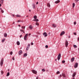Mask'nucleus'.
<instances>
[{
  "instance_id": "nucleus-60",
  "label": "nucleus",
  "mask_w": 79,
  "mask_h": 79,
  "mask_svg": "<svg viewBox=\"0 0 79 79\" xmlns=\"http://www.w3.org/2000/svg\"><path fill=\"white\" fill-rule=\"evenodd\" d=\"M12 16L14 17V16H15V15H12Z\"/></svg>"
},
{
  "instance_id": "nucleus-38",
  "label": "nucleus",
  "mask_w": 79,
  "mask_h": 79,
  "mask_svg": "<svg viewBox=\"0 0 79 79\" xmlns=\"http://www.w3.org/2000/svg\"><path fill=\"white\" fill-rule=\"evenodd\" d=\"M10 55H12V54H13V52H11L10 53Z\"/></svg>"
},
{
  "instance_id": "nucleus-17",
  "label": "nucleus",
  "mask_w": 79,
  "mask_h": 79,
  "mask_svg": "<svg viewBox=\"0 0 79 79\" xmlns=\"http://www.w3.org/2000/svg\"><path fill=\"white\" fill-rule=\"evenodd\" d=\"M47 5V6H48V7H49V8H50V3H48Z\"/></svg>"
},
{
  "instance_id": "nucleus-20",
  "label": "nucleus",
  "mask_w": 79,
  "mask_h": 79,
  "mask_svg": "<svg viewBox=\"0 0 79 79\" xmlns=\"http://www.w3.org/2000/svg\"><path fill=\"white\" fill-rule=\"evenodd\" d=\"M73 8H74V6H75V3H73Z\"/></svg>"
},
{
  "instance_id": "nucleus-37",
  "label": "nucleus",
  "mask_w": 79,
  "mask_h": 79,
  "mask_svg": "<svg viewBox=\"0 0 79 79\" xmlns=\"http://www.w3.org/2000/svg\"><path fill=\"white\" fill-rule=\"evenodd\" d=\"M74 24L75 25H76V22H74Z\"/></svg>"
},
{
  "instance_id": "nucleus-61",
  "label": "nucleus",
  "mask_w": 79,
  "mask_h": 79,
  "mask_svg": "<svg viewBox=\"0 0 79 79\" xmlns=\"http://www.w3.org/2000/svg\"><path fill=\"white\" fill-rule=\"evenodd\" d=\"M50 32L49 33H48V35H50Z\"/></svg>"
},
{
  "instance_id": "nucleus-11",
  "label": "nucleus",
  "mask_w": 79,
  "mask_h": 79,
  "mask_svg": "<svg viewBox=\"0 0 79 79\" xmlns=\"http://www.w3.org/2000/svg\"><path fill=\"white\" fill-rule=\"evenodd\" d=\"M76 72H74L73 73V77H74V76H76Z\"/></svg>"
},
{
  "instance_id": "nucleus-9",
  "label": "nucleus",
  "mask_w": 79,
  "mask_h": 79,
  "mask_svg": "<svg viewBox=\"0 0 79 79\" xmlns=\"http://www.w3.org/2000/svg\"><path fill=\"white\" fill-rule=\"evenodd\" d=\"M65 33L64 31H62L60 33V35H63Z\"/></svg>"
},
{
  "instance_id": "nucleus-5",
  "label": "nucleus",
  "mask_w": 79,
  "mask_h": 79,
  "mask_svg": "<svg viewBox=\"0 0 79 79\" xmlns=\"http://www.w3.org/2000/svg\"><path fill=\"white\" fill-rule=\"evenodd\" d=\"M32 71L33 73H34V74H36L37 73V71H36L34 70H32Z\"/></svg>"
},
{
  "instance_id": "nucleus-52",
  "label": "nucleus",
  "mask_w": 79,
  "mask_h": 79,
  "mask_svg": "<svg viewBox=\"0 0 79 79\" xmlns=\"http://www.w3.org/2000/svg\"><path fill=\"white\" fill-rule=\"evenodd\" d=\"M25 26L23 27V29H25Z\"/></svg>"
},
{
  "instance_id": "nucleus-43",
  "label": "nucleus",
  "mask_w": 79,
  "mask_h": 79,
  "mask_svg": "<svg viewBox=\"0 0 79 79\" xmlns=\"http://www.w3.org/2000/svg\"><path fill=\"white\" fill-rule=\"evenodd\" d=\"M29 50V48H27L26 50H27H27Z\"/></svg>"
},
{
  "instance_id": "nucleus-39",
  "label": "nucleus",
  "mask_w": 79,
  "mask_h": 79,
  "mask_svg": "<svg viewBox=\"0 0 79 79\" xmlns=\"http://www.w3.org/2000/svg\"><path fill=\"white\" fill-rule=\"evenodd\" d=\"M73 34H74V35H77L76 33H73Z\"/></svg>"
},
{
  "instance_id": "nucleus-56",
  "label": "nucleus",
  "mask_w": 79,
  "mask_h": 79,
  "mask_svg": "<svg viewBox=\"0 0 79 79\" xmlns=\"http://www.w3.org/2000/svg\"><path fill=\"white\" fill-rule=\"evenodd\" d=\"M15 22H14L13 24H15Z\"/></svg>"
},
{
  "instance_id": "nucleus-50",
  "label": "nucleus",
  "mask_w": 79,
  "mask_h": 79,
  "mask_svg": "<svg viewBox=\"0 0 79 79\" xmlns=\"http://www.w3.org/2000/svg\"><path fill=\"white\" fill-rule=\"evenodd\" d=\"M33 21H35V19L33 20Z\"/></svg>"
},
{
  "instance_id": "nucleus-26",
  "label": "nucleus",
  "mask_w": 79,
  "mask_h": 79,
  "mask_svg": "<svg viewBox=\"0 0 79 79\" xmlns=\"http://www.w3.org/2000/svg\"><path fill=\"white\" fill-rule=\"evenodd\" d=\"M42 71H43V72H45V69H42Z\"/></svg>"
},
{
  "instance_id": "nucleus-1",
  "label": "nucleus",
  "mask_w": 79,
  "mask_h": 79,
  "mask_svg": "<svg viewBox=\"0 0 79 79\" xmlns=\"http://www.w3.org/2000/svg\"><path fill=\"white\" fill-rule=\"evenodd\" d=\"M61 58V54L60 53L59 54L58 56L57 57V60L59 61L60 58Z\"/></svg>"
},
{
  "instance_id": "nucleus-6",
  "label": "nucleus",
  "mask_w": 79,
  "mask_h": 79,
  "mask_svg": "<svg viewBox=\"0 0 79 79\" xmlns=\"http://www.w3.org/2000/svg\"><path fill=\"white\" fill-rule=\"evenodd\" d=\"M32 71L33 73H34V74H36L37 73V71H36L34 70H32Z\"/></svg>"
},
{
  "instance_id": "nucleus-53",
  "label": "nucleus",
  "mask_w": 79,
  "mask_h": 79,
  "mask_svg": "<svg viewBox=\"0 0 79 79\" xmlns=\"http://www.w3.org/2000/svg\"><path fill=\"white\" fill-rule=\"evenodd\" d=\"M78 41H79V37L78 38Z\"/></svg>"
},
{
  "instance_id": "nucleus-40",
  "label": "nucleus",
  "mask_w": 79,
  "mask_h": 79,
  "mask_svg": "<svg viewBox=\"0 0 79 79\" xmlns=\"http://www.w3.org/2000/svg\"><path fill=\"white\" fill-rule=\"evenodd\" d=\"M1 74H3V71H1Z\"/></svg>"
},
{
  "instance_id": "nucleus-24",
  "label": "nucleus",
  "mask_w": 79,
  "mask_h": 79,
  "mask_svg": "<svg viewBox=\"0 0 79 79\" xmlns=\"http://www.w3.org/2000/svg\"><path fill=\"white\" fill-rule=\"evenodd\" d=\"M30 47V44H29L28 45V46H27V48H29Z\"/></svg>"
},
{
  "instance_id": "nucleus-23",
  "label": "nucleus",
  "mask_w": 79,
  "mask_h": 79,
  "mask_svg": "<svg viewBox=\"0 0 79 79\" xmlns=\"http://www.w3.org/2000/svg\"><path fill=\"white\" fill-rule=\"evenodd\" d=\"M21 32H23V33H24V30H23L22 29L20 30Z\"/></svg>"
},
{
  "instance_id": "nucleus-64",
  "label": "nucleus",
  "mask_w": 79,
  "mask_h": 79,
  "mask_svg": "<svg viewBox=\"0 0 79 79\" xmlns=\"http://www.w3.org/2000/svg\"><path fill=\"white\" fill-rule=\"evenodd\" d=\"M75 79V78H74V77H73V79Z\"/></svg>"
},
{
  "instance_id": "nucleus-35",
  "label": "nucleus",
  "mask_w": 79,
  "mask_h": 79,
  "mask_svg": "<svg viewBox=\"0 0 79 79\" xmlns=\"http://www.w3.org/2000/svg\"><path fill=\"white\" fill-rule=\"evenodd\" d=\"M16 17H20V15H16Z\"/></svg>"
},
{
  "instance_id": "nucleus-19",
  "label": "nucleus",
  "mask_w": 79,
  "mask_h": 79,
  "mask_svg": "<svg viewBox=\"0 0 79 79\" xmlns=\"http://www.w3.org/2000/svg\"><path fill=\"white\" fill-rule=\"evenodd\" d=\"M17 44L18 45H19L20 44V43H19V41H17Z\"/></svg>"
},
{
  "instance_id": "nucleus-57",
  "label": "nucleus",
  "mask_w": 79,
  "mask_h": 79,
  "mask_svg": "<svg viewBox=\"0 0 79 79\" xmlns=\"http://www.w3.org/2000/svg\"><path fill=\"white\" fill-rule=\"evenodd\" d=\"M18 26H19V27H20L21 26V25H19Z\"/></svg>"
},
{
  "instance_id": "nucleus-46",
  "label": "nucleus",
  "mask_w": 79,
  "mask_h": 79,
  "mask_svg": "<svg viewBox=\"0 0 79 79\" xmlns=\"http://www.w3.org/2000/svg\"><path fill=\"white\" fill-rule=\"evenodd\" d=\"M3 1H4V0H1V2H3Z\"/></svg>"
},
{
  "instance_id": "nucleus-42",
  "label": "nucleus",
  "mask_w": 79,
  "mask_h": 79,
  "mask_svg": "<svg viewBox=\"0 0 79 79\" xmlns=\"http://www.w3.org/2000/svg\"><path fill=\"white\" fill-rule=\"evenodd\" d=\"M13 60H15V57H13L12 58Z\"/></svg>"
},
{
  "instance_id": "nucleus-18",
  "label": "nucleus",
  "mask_w": 79,
  "mask_h": 79,
  "mask_svg": "<svg viewBox=\"0 0 79 79\" xmlns=\"http://www.w3.org/2000/svg\"><path fill=\"white\" fill-rule=\"evenodd\" d=\"M29 27L30 29H32L33 27H32V25H30L29 26Z\"/></svg>"
},
{
  "instance_id": "nucleus-2",
  "label": "nucleus",
  "mask_w": 79,
  "mask_h": 79,
  "mask_svg": "<svg viewBox=\"0 0 79 79\" xmlns=\"http://www.w3.org/2000/svg\"><path fill=\"white\" fill-rule=\"evenodd\" d=\"M3 59L2 58L1 60L0 63V65L1 66L3 65Z\"/></svg>"
},
{
  "instance_id": "nucleus-36",
  "label": "nucleus",
  "mask_w": 79,
  "mask_h": 79,
  "mask_svg": "<svg viewBox=\"0 0 79 79\" xmlns=\"http://www.w3.org/2000/svg\"><path fill=\"white\" fill-rule=\"evenodd\" d=\"M46 48H48V45H46L45 46Z\"/></svg>"
},
{
  "instance_id": "nucleus-3",
  "label": "nucleus",
  "mask_w": 79,
  "mask_h": 79,
  "mask_svg": "<svg viewBox=\"0 0 79 79\" xmlns=\"http://www.w3.org/2000/svg\"><path fill=\"white\" fill-rule=\"evenodd\" d=\"M28 35V34H27L24 36V39L25 40H27V36Z\"/></svg>"
},
{
  "instance_id": "nucleus-30",
  "label": "nucleus",
  "mask_w": 79,
  "mask_h": 79,
  "mask_svg": "<svg viewBox=\"0 0 79 79\" xmlns=\"http://www.w3.org/2000/svg\"><path fill=\"white\" fill-rule=\"evenodd\" d=\"M35 5L33 4V8H35Z\"/></svg>"
},
{
  "instance_id": "nucleus-58",
  "label": "nucleus",
  "mask_w": 79,
  "mask_h": 79,
  "mask_svg": "<svg viewBox=\"0 0 79 79\" xmlns=\"http://www.w3.org/2000/svg\"><path fill=\"white\" fill-rule=\"evenodd\" d=\"M27 18H28V17H29V16H28V15H27Z\"/></svg>"
},
{
  "instance_id": "nucleus-12",
  "label": "nucleus",
  "mask_w": 79,
  "mask_h": 79,
  "mask_svg": "<svg viewBox=\"0 0 79 79\" xmlns=\"http://www.w3.org/2000/svg\"><path fill=\"white\" fill-rule=\"evenodd\" d=\"M74 60V57L72 58L71 59V62H73Z\"/></svg>"
},
{
  "instance_id": "nucleus-49",
  "label": "nucleus",
  "mask_w": 79,
  "mask_h": 79,
  "mask_svg": "<svg viewBox=\"0 0 79 79\" xmlns=\"http://www.w3.org/2000/svg\"><path fill=\"white\" fill-rule=\"evenodd\" d=\"M62 76V75H60V77H61Z\"/></svg>"
},
{
  "instance_id": "nucleus-29",
  "label": "nucleus",
  "mask_w": 79,
  "mask_h": 79,
  "mask_svg": "<svg viewBox=\"0 0 79 79\" xmlns=\"http://www.w3.org/2000/svg\"><path fill=\"white\" fill-rule=\"evenodd\" d=\"M35 24L37 26H39V24L38 23L36 22L35 23Z\"/></svg>"
},
{
  "instance_id": "nucleus-59",
  "label": "nucleus",
  "mask_w": 79,
  "mask_h": 79,
  "mask_svg": "<svg viewBox=\"0 0 79 79\" xmlns=\"http://www.w3.org/2000/svg\"><path fill=\"white\" fill-rule=\"evenodd\" d=\"M2 6V4H0V6Z\"/></svg>"
},
{
  "instance_id": "nucleus-45",
  "label": "nucleus",
  "mask_w": 79,
  "mask_h": 79,
  "mask_svg": "<svg viewBox=\"0 0 79 79\" xmlns=\"http://www.w3.org/2000/svg\"><path fill=\"white\" fill-rule=\"evenodd\" d=\"M75 1H76V2H77L78 1H79V0H75Z\"/></svg>"
},
{
  "instance_id": "nucleus-48",
  "label": "nucleus",
  "mask_w": 79,
  "mask_h": 79,
  "mask_svg": "<svg viewBox=\"0 0 79 79\" xmlns=\"http://www.w3.org/2000/svg\"><path fill=\"white\" fill-rule=\"evenodd\" d=\"M39 79V77H37L36 79Z\"/></svg>"
},
{
  "instance_id": "nucleus-41",
  "label": "nucleus",
  "mask_w": 79,
  "mask_h": 79,
  "mask_svg": "<svg viewBox=\"0 0 79 79\" xmlns=\"http://www.w3.org/2000/svg\"><path fill=\"white\" fill-rule=\"evenodd\" d=\"M31 45H34V44L33 43H31Z\"/></svg>"
},
{
  "instance_id": "nucleus-27",
  "label": "nucleus",
  "mask_w": 79,
  "mask_h": 79,
  "mask_svg": "<svg viewBox=\"0 0 79 79\" xmlns=\"http://www.w3.org/2000/svg\"><path fill=\"white\" fill-rule=\"evenodd\" d=\"M60 72L59 71H57L56 73L57 74H60Z\"/></svg>"
},
{
  "instance_id": "nucleus-16",
  "label": "nucleus",
  "mask_w": 79,
  "mask_h": 79,
  "mask_svg": "<svg viewBox=\"0 0 79 79\" xmlns=\"http://www.w3.org/2000/svg\"><path fill=\"white\" fill-rule=\"evenodd\" d=\"M52 26L53 27H56V25L55 24H53Z\"/></svg>"
},
{
  "instance_id": "nucleus-8",
  "label": "nucleus",
  "mask_w": 79,
  "mask_h": 79,
  "mask_svg": "<svg viewBox=\"0 0 79 79\" xmlns=\"http://www.w3.org/2000/svg\"><path fill=\"white\" fill-rule=\"evenodd\" d=\"M78 66V64L77 63H75V64L74 65V66L75 68H77Z\"/></svg>"
},
{
  "instance_id": "nucleus-47",
  "label": "nucleus",
  "mask_w": 79,
  "mask_h": 79,
  "mask_svg": "<svg viewBox=\"0 0 79 79\" xmlns=\"http://www.w3.org/2000/svg\"><path fill=\"white\" fill-rule=\"evenodd\" d=\"M39 4V2H37V3H36V5H37V4Z\"/></svg>"
},
{
  "instance_id": "nucleus-21",
  "label": "nucleus",
  "mask_w": 79,
  "mask_h": 79,
  "mask_svg": "<svg viewBox=\"0 0 79 79\" xmlns=\"http://www.w3.org/2000/svg\"><path fill=\"white\" fill-rule=\"evenodd\" d=\"M0 10H1V12H2V13H4V11H3V10H2V8H0Z\"/></svg>"
},
{
  "instance_id": "nucleus-33",
  "label": "nucleus",
  "mask_w": 79,
  "mask_h": 79,
  "mask_svg": "<svg viewBox=\"0 0 79 79\" xmlns=\"http://www.w3.org/2000/svg\"><path fill=\"white\" fill-rule=\"evenodd\" d=\"M74 47H75V48H76V47H77V46H76L75 45H73Z\"/></svg>"
},
{
  "instance_id": "nucleus-4",
  "label": "nucleus",
  "mask_w": 79,
  "mask_h": 79,
  "mask_svg": "<svg viewBox=\"0 0 79 79\" xmlns=\"http://www.w3.org/2000/svg\"><path fill=\"white\" fill-rule=\"evenodd\" d=\"M65 46L66 47H68V41L66 40L65 41Z\"/></svg>"
},
{
  "instance_id": "nucleus-31",
  "label": "nucleus",
  "mask_w": 79,
  "mask_h": 79,
  "mask_svg": "<svg viewBox=\"0 0 79 79\" xmlns=\"http://www.w3.org/2000/svg\"><path fill=\"white\" fill-rule=\"evenodd\" d=\"M35 21L36 22H37L39 21V19H35Z\"/></svg>"
},
{
  "instance_id": "nucleus-28",
  "label": "nucleus",
  "mask_w": 79,
  "mask_h": 79,
  "mask_svg": "<svg viewBox=\"0 0 79 79\" xmlns=\"http://www.w3.org/2000/svg\"><path fill=\"white\" fill-rule=\"evenodd\" d=\"M27 54L26 53L24 54V55H23V56H27Z\"/></svg>"
},
{
  "instance_id": "nucleus-63",
  "label": "nucleus",
  "mask_w": 79,
  "mask_h": 79,
  "mask_svg": "<svg viewBox=\"0 0 79 79\" xmlns=\"http://www.w3.org/2000/svg\"><path fill=\"white\" fill-rule=\"evenodd\" d=\"M29 35H31V33L29 34Z\"/></svg>"
},
{
  "instance_id": "nucleus-51",
  "label": "nucleus",
  "mask_w": 79,
  "mask_h": 79,
  "mask_svg": "<svg viewBox=\"0 0 79 79\" xmlns=\"http://www.w3.org/2000/svg\"><path fill=\"white\" fill-rule=\"evenodd\" d=\"M0 2H1V3H3V2H2V1H1H1H0Z\"/></svg>"
},
{
  "instance_id": "nucleus-7",
  "label": "nucleus",
  "mask_w": 79,
  "mask_h": 79,
  "mask_svg": "<svg viewBox=\"0 0 79 79\" xmlns=\"http://www.w3.org/2000/svg\"><path fill=\"white\" fill-rule=\"evenodd\" d=\"M43 35L45 37H46L47 36V34L46 32H44L43 33Z\"/></svg>"
},
{
  "instance_id": "nucleus-62",
  "label": "nucleus",
  "mask_w": 79,
  "mask_h": 79,
  "mask_svg": "<svg viewBox=\"0 0 79 79\" xmlns=\"http://www.w3.org/2000/svg\"><path fill=\"white\" fill-rule=\"evenodd\" d=\"M56 60H56V59H55V61H56Z\"/></svg>"
},
{
  "instance_id": "nucleus-55",
  "label": "nucleus",
  "mask_w": 79,
  "mask_h": 79,
  "mask_svg": "<svg viewBox=\"0 0 79 79\" xmlns=\"http://www.w3.org/2000/svg\"><path fill=\"white\" fill-rule=\"evenodd\" d=\"M20 37H22V35H21L20 36Z\"/></svg>"
},
{
  "instance_id": "nucleus-10",
  "label": "nucleus",
  "mask_w": 79,
  "mask_h": 79,
  "mask_svg": "<svg viewBox=\"0 0 79 79\" xmlns=\"http://www.w3.org/2000/svg\"><path fill=\"white\" fill-rule=\"evenodd\" d=\"M22 53H23V51H20L19 52V55H21V54Z\"/></svg>"
},
{
  "instance_id": "nucleus-22",
  "label": "nucleus",
  "mask_w": 79,
  "mask_h": 79,
  "mask_svg": "<svg viewBox=\"0 0 79 79\" xmlns=\"http://www.w3.org/2000/svg\"><path fill=\"white\" fill-rule=\"evenodd\" d=\"M10 75V73L9 72H8L6 75V76H9Z\"/></svg>"
},
{
  "instance_id": "nucleus-32",
  "label": "nucleus",
  "mask_w": 79,
  "mask_h": 79,
  "mask_svg": "<svg viewBox=\"0 0 79 79\" xmlns=\"http://www.w3.org/2000/svg\"><path fill=\"white\" fill-rule=\"evenodd\" d=\"M62 62L63 63H65V60H63Z\"/></svg>"
},
{
  "instance_id": "nucleus-25",
  "label": "nucleus",
  "mask_w": 79,
  "mask_h": 79,
  "mask_svg": "<svg viewBox=\"0 0 79 79\" xmlns=\"http://www.w3.org/2000/svg\"><path fill=\"white\" fill-rule=\"evenodd\" d=\"M34 19H37V16L36 15H35L34 17Z\"/></svg>"
},
{
  "instance_id": "nucleus-15",
  "label": "nucleus",
  "mask_w": 79,
  "mask_h": 79,
  "mask_svg": "<svg viewBox=\"0 0 79 79\" xmlns=\"http://www.w3.org/2000/svg\"><path fill=\"white\" fill-rule=\"evenodd\" d=\"M62 76L64 77H66V75H65V74L64 73H62Z\"/></svg>"
},
{
  "instance_id": "nucleus-14",
  "label": "nucleus",
  "mask_w": 79,
  "mask_h": 79,
  "mask_svg": "<svg viewBox=\"0 0 79 79\" xmlns=\"http://www.w3.org/2000/svg\"><path fill=\"white\" fill-rule=\"evenodd\" d=\"M60 0H57L55 2V3H60Z\"/></svg>"
},
{
  "instance_id": "nucleus-54",
  "label": "nucleus",
  "mask_w": 79,
  "mask_h": 79,
  "mask_svg": "<svg viewBox=\"0 0 79 79\" xmlns=\"http://www.w3.org/2000/svg\"><path fill=\"white\" fill-rule=\"evenodd\" d=\"M23 27H23V26L22 27H21L22 29H23Z\"/></svg>"
},
{
  "instance_id": "nucleus-44",
  "label": "nucleus",
  "mask_w": 79,
  "mask_h": 79,
  "mask_svg": "<svg viewBox=\"0 0 79 79\" xmlns=\"http://www.w3.org/2000/svg\"><path fill=\"white\" fill-rule=\"evenodd\" d=\"M19 22H21L20 20H18V23H19Z\"/></svg>"
},
{
  "instance_id": "nucleus-13",
  "label": "nucleus",
  "mask_w": 79,
  "mask_h": 79,
  "mask_svg": "<svg viewBox=\"0 0 79 79\" xmlns=\"http://www.w3.org/2000/svg\"><path fill=\"white\" fill-rule=\"evenodd\" d=\"M4 37H7V34L5 33L4 34Z\"/></svg>"
},
{
  "instance_id": "nucleus-34",
  "label": "nucleus",
  "mask_w": 79,
  "mask_h": 79,
  "mask_svg": "<svg viewBox=\"0 0 79 79\" xmlns=\"http://www.w3.org/2000/svg\"><path fill=\"white\" fill-rule=\"evenodd\" d=\"M4 41H5V39H3L2 40V42H4Z\"/></svg>"
}]
</instances>
